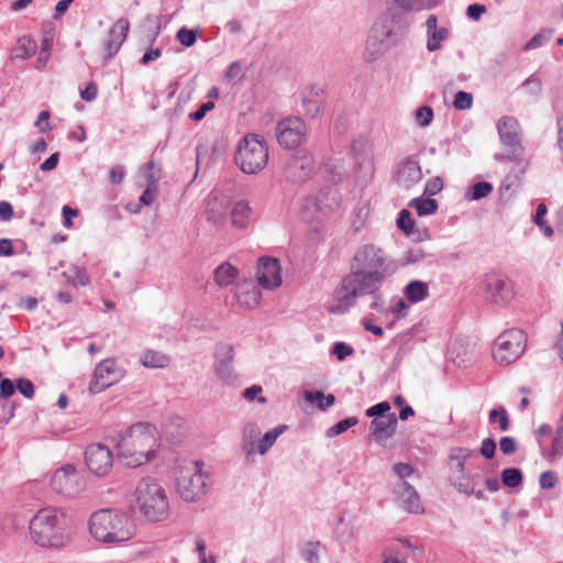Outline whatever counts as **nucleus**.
I'll list each match as a JSON object with an SVG mask.
<instances>
[{
  "label": "nucleus",
  "instance_id": "f257e3e1",
  "mask_svg": "<svg viewBox=\"0 0 563 563\" xmlns=\"http://www.w3.org/2000/svg\"><path fill=\"white\" fill-rule=\"evenodd\" d=\"M161 446L158 430L150 423L131 426L117 442V455L130 467H139L151 462Z\"/></svg>",
  "mask_w": 563,
  "mask_h": 563
},
{
  "label": "nucleus",
  "instance_id": "f03ea898",
  "mask_svg": "<svg viewBox=\"0 0 563 563\" xmlns=\"http://www.w3.org/2000/svg\"><path fill=\"white\" fill-rule=\"evenodd\" d=\"M31 540L42 548L63 549L73 539L70 520L65 510L44 507L36 511L29 523Z\"/></svg>",
  "mask_w": 563,
  "mask_h": 563
},
{
  "label": "nucleus",
  "instance_id": "7ed1b4c3",
  "mask_svg": "<svg viewBox=\"0 0 563 563\" xmlns=\"http://www.w3.org/2000/svg\"><path fill=\"white\" fill-rule=\"evenodd\" d=\"M131 509L151 523L168 519L170 504L167 490L154 477H142L135 484L130 496Z\"/></svg>",
  "mask_w": 563,
  "mask_h": 563
},
{
  "label": "nucleus",
  "instance_id": "20e7f679",
  "mask_svg": "<svg viewBox=\"0 0 563 563\" xmlns=\"http://www.w3.org/2000/svg\"><path fill=\"white\" fill-rule=\"evenodd\" d=\"M89 533L101 543L114 544L131 540L136 526L126 511L104 508L95 511L88 521Z\"/></svg>",
  "mask_w": 563,
  "mask_h": 563
},
{
  "label": "nucleus",
  "instance_id": "39448f33",
  "mask_svg": "<svg viewBox=\"0 0 563 563\" xmlns=\"http://www.w3.org/2000/svg\"><path fill=\"white\" fill-rule=\"evenodd\" d=\"M384 278L378 274H371L361 269L354 271L342 278L340 285L333 291V303L328 307L331 313H343L347 311L357 297L374 295L378 291Z\"/></svg>",
  "mask_w": 563,
  "mask_h": 563
},
{
  "label": "nucleus",
  "instance_id": "423d86ee",
  "mask_svg": "<svg viewBox=\"0 0 563 563\" xmlns=\"http://www.w3.org/2000/svg\"><path fill=\"white\" fill-rule=\"evenodd\" d=\"M210 474L201 461H186L178 465L175 486L178 496L186 503L200 500L210 486Z\"/></svg>",
  "mask_w": 563,
  "mask_h": 563
},
{
  "label": "nucleus",
  "instance_id": "0eeeda50",
  "mask_svg": "<svg viewBox=\"0 0 563 563\" xmlns=\"http://www.w3.org/2000/svg\"><path fill=\"white\" fill-rule=\"evenodd\" d=\"M398 41L397 21L393 13L384 12L373 23L364 47V59L375 62L384 56Z\"/></svg>",
  "mask_w": 563,
  "mask_h": 563
},
{
  "label": "nucleus",
  "instance_id": "6e6552de",
  "mask_svg": "<svg viewBox=\"0 0 563 563\" xmlns=\"http://www.w3.org/2000/svg\"><path fill=\"white\" fill-rule=\"evenodd\" d=\"M268 157V145L258 134L249 133L236 144L234 161L244 174L253 175L263 170Z\"/></svg>",
  "mask_w": 563,
  "mask_h": 563
},
{
  "label": "nucleus",
  "instance_id": "1a4fd4ad",
  "mask_svg": "<svg viewBox=\"0 0 563 563\" xmlns=\"http://www.w3.org/2000/svg\"><path fill=\"white\" fill-rule=\"evenodd\" d=\"M353 267L387 279L397 271V264L387 253L375 244L360 246L353 256Z\"/></svg>",
  "mask_w": 563,
  "mask_h": 563
},
{
  "label": "nucleus",
  "instance_id": "9d476101",
  "mask_svg": "<svg viewBox=\"0 0 563 563\" xmlns=\"http://www.w3.org/2000/svg\"><path fill=\"white\" fill-rule=\"evenodd\" d=\"M503 153L495 154L498 162H520L525 154L521 143V128L518 120L510 115L501 117L496 124Z\"/></svg>",
  "mask_w": 563,
  "mask_h": 563
},
{
  "label": "nucleus",
  "instance_id": "9b49d317",
  "mask_svg": "<svg viewBox=\"0 0 563 563\" xmlns=\"http://www.w3.org/2000/svg\"><path fill=\"white\" fill-rule=\"evenodd\" d=\"M341 205V196L336 188L327 187L321 189L317 196L307 198L302 207V219L312 224L321 223L323 217Z\"/></svg>",
  "mask_w": 563,
  "mask_h": 563
},
{
  "label": "nucleus",
  "instance_id": "f8f14e48",
  "mask_svg": "<svg viewBox=\"0 0 563 563\" xmlns=\"http://www.w3.org/2000/svg\"><path fill=\"white\" fill-rule=\"evenodd\" d=\"M526 334L519 329L501 333L495 341L493 357L499 365L506 366L517 361L526 349Z\"/></svg>",
  "mask_w": 563,
  "mask_h": 563
},
{
  "label": "nucleus",
  "instance_id": "ddd939ff",
  "mask_svg": "<svg viewBox=\"0 0 563 563\" xmlns=\"http://www.w3.org/2000/svg\"><path fill=\"white\" fill-rule=\"evenodd\" d=\"M235 350L232 344L218 343L213 354V373L223 386L235 387L240 383V374L234 366Z\"/></svg>",
  "mask_w": 563,
  "mask_h": 563
},
{
  "label": "nucleus",
  "instance_id": "4468645a",
  "mask_svg": "<svg viewBox=\"0 0 563 563\" xmlns=\"http://www.w3.org/2000/svg\"><path fill=\"white\" fill-rule=\"evenodd\" d=\"M52 489L66 497H75L86 487L84 475L71 464L57 468L51 477Z\"/></svg>",
  "mask_w": 563,
  "mask_h": 563
},
{
  "label": "nucleus",
  "instance_id": "2eb2a0df",
  "mask_svg": "<svg viewBox=\"0 0 563 563\" xmlns=\"http://www.w3.org/2000/svg\"><path fill=\"white\" fill-rule=\"evenodd\" d=\"M307 137V126L302 119L288 117L277 123L276 139L280 146L295 148L303 143Z\"/></svg>",
  "mask_w": 563,
  "mask_h": 563
},
{
  "label": "nucleus",
  "instance_id": "dca6fc26",
  "mask_svg": "<svg viewBox=\"0 0 563 563\" xmlns=\"http://www.w3.org/2000/svg\"><path fill=\"white\" fill-rule=\"evenodd\" d=\"M124 369L112 358L101 361L95 368L89 389L100 393L124 377Z\"/></svg>",
  "mask_w": 563,
  "mask_h": 563
},
{
  "label": "nucleus",
  "instance_id": "f3484780",
  "mask_svg": "<svg viewBox=\"0 0 563 563\" xmlns=\"http://www.w3.org/2000/svg\"><path fill=\"white\" fill-rule=\"evenodd\" d=\"M256 280L263 289L274 290L282 286V266L276 257L262 256L256 266Z\"/></svg>",
  "mask_w": 563,
  "mask_h": 563
},
{
  "label": "nucleus",
  "instance_id": "a211bd4d",
  "mask_svg": "<svg viewBox=\"0 0 563 563\" xmlns=\"http://www.w3.org/2000/svg\"><path fill=\"white\" fill-rule=\"evenodd\" d=\"M85 462L88 470L96 476H106L112 468V453L103 444H91L86 449Z\"/></svg>",
  "mask_w": 563,
  "mask_h": 563
},
{
  "label": "nucleus",
  "instance_id": "6ab92c4d",
  "mask_svg": "<svg viewBox=\"0 0 563 563\" xmlns=\"http://www.w3.org/2000/svg\"><path fill=\"white\" fill-rule=\"evenodd\" d=\"M314 169V159L310 154L298 153L289 158L284 168L285 179L300 184L308 180Z\"/></svg>",
  "mask_w": 563,
  "mask_h": 563
},
{
  "label": "nucleus",
  "instance_id": "aec40b11",
  "mask_svg": "<svg viewBox=\"0 0 563 563\" xmlns=\"http://www.w3.org/2000/svg\"><path fill=\"white\" fill-rule=\"evenodd\" d=\"M484 285L487 298L495 303H507L514 298L511 286L507 279L499 274H487Z\"/></svg>",
  "mask_w": 563,
  "mask_h": 563
},
{
  "label": "nucleus",
  "instance_id": "412c9836",
  "mask_svg": "<svg viewBox=\"0 0 563 563\" xmlns=\"http://www.w3.org/2000/svg\"><path fill=\"white\" fill-rule=\"evenodd\" d=\"M393 493L397 505L407 512L420 514L423 511L420 496L408 482L395 483Z\"/></svg>",
  "mask_w": 563,
  "mask_h": 563
},
{
  "label": "nucleus",
  "instance_id": "4be33fe9",
  "mask_svg": "<svg viewBox=\"0 0 563 563\" xmlns=\"http://www.w3.org/2000/svg\"><path fill=\"white\" fill-rule=\"evenodd\" d=\"M427 43L429 52L441 49L442 43L450 37V30L445 26H438V18L434 14L428 16L426 23Z\"/></svg>",
  "mask_w": 563,
  "mask_h": 563
},
{
  "label": "nucleus",
  "instance_id": "5701e85b",
  "mask_svg": "<svg viewBox=\"0 0 563 563\" xmlns=\"http://www.w3.org/2000/svg\"><path fill=\"white\" fill-rule=\"evenodd\" d=\"M324 103L325 99L322 87L313 85L302 92V108L307 117L317 118L321 113Z\"/></svg>",
  "mask_w": 563,
  "mask_h": 563
},
{
  "label": "nucleus",
  "instance_id": "b1692460",
  "mask_svg": "<svg viewBox=\"0 0 563 563\" xmlns=\"http://www.w3.org/2000/svg\"><path fill=\"white\" fill-rule=\"evenodd\" d=\"M235 299L245 309H254L260 305L262 294L251 279H245L235 287Z\"/></svg>",
  "mask_w": 563,
  "mask_h": 563
},
{
  "label": "nucleus",
  "instance_id": "393cba45",
  "mask_svg": "<svg viewBox=\"0 0 563 563\" xmlns=\"http://www.w3.org/2000/svg\"><path fill=\"white\" fill-rule=\"evenodd\" d=\"M129 32V21L124 18L119 19L110 29L108 40L104 44L106 57L110 58L114 56L123 42L126 38Z\"/></svg>",
  "mask_w": 563,
  "mask_h": 563
},
{
  "label": "nucleus",
  "instance_id": "a878e982",
  "mask_svg": "<svg viewBox=\"0 0 563 563\" xmlns=\"http://www.w3.org/2000/svg\"><path fill=\"white\" fill-rule=\"evenodd\" d=\"M358 531L360 526L356 517L349 512H342L333 529V536L339 542L347 543L358 533Z\"/></svg>",
  "mask_w": 563,
  "mask_h": 563
},
{
  "label": "nucleus",
  "instance_id": "bb28decb",
  "mask_svg": "<svg viewBox=\"0 0 563 563\" xmlns=\"http://www.w3.org/2000/svg\"><path fill=\"white\" fill-rule=\"evenodd\" d=\"M397 427V418L394 413L387 417L374 418L371 422V431L377 443L383 444L390 439Z\"/></svg>",
  "mask_w": 563,
  "mask_h": 563
},
{
  "label": "nucleus",
  "instance_id": "cd10ccee",
  "mask_svg": "<svg viewBox=\"0 0 563 563\" xmlns=\"http://www.w3.org/2000/svg\"><path fill=\"white\" fill-rule=\"evenodd\" d=\"M422 179V172L419 163L412 158L406 159L399 167L397 180L404 188H411Z\"/></svg>",
  "mask_w": 563,
  "mask_h": 563
},
{
  "label": "nucleus",
  "instance_id": "c85d7f7f",
  "mask_svg": "<svg viewBox=\"0 0 563 563\" xmlns=\"http://www.w3.org/2000/svg\"><path fill=\"white\" fill-rule=\"evenodd\" d=\"M451 483L453 487L467 496H474L476 499H483L484 498V492L481 489H476V479L475 475L472 473H457L452 474L451 476Z\"/></svg>",
  "mask_w": 563,
  "mask_h": 563
},
{
  "label": "nucleus",
  "instance_id": "c756f323",
  "mask_svg": "<svg viewBox=\"0 0 563 563\" xmlns=\"http://www.w3.org/2000/svg\"><path fill=\"white\" fill-rule=\"evenodd\" d=\"M253 217V209L246 200H236L230 210L231 225L235 229H246Z\"/></svg>",
  "mask_w": 563,
  "mask_h": 563
},
{
  "label": "nucleus",
  "instance_id": "7c9ffc66",
  "mask_svg": "<svg viewBox=\"0 0 563 563\" xmlns=\"http://www.w3.org/2000/svg\"><path fill=\"white\" fill-rule=\"evenodd\" d=\"M288 427L286 424L277 426L258 438L257 442L252 448V459L255 455H265L276 443L277 439L286 432Z\"/></svg>",
  "mask_w": 563,
  "mask_h": 563
},
{
  "label": "nucleus",
  "instance_id": "2f4dec72",
  "mask_svg": "<svg viewBox=\"0 0 563 563\" xmlns=\"http://www.w3.org/2000/svg\"><path fill=\"white\" fill-rule=\"evenodd\" d=\"M228 201L225 197L220 195H212L207 201V219L208 221L219 224L221 223L227 214Z\"/></svg>",
  "mask_w": 563,
  "mask_h": 563
},
{
  "label": "nucleus",
  "instance_id": "473e14b6",
  "mask_svg": "<svg viewBox=\"0 0 563 563\" xmlns=\"http://www.w3.org/2000/svg\"><path fill=\"white\" fill-rule=\"evenodd\" d=\"M262 434V430L256 422H247L241 431V450L247 460H252V448Z\"/></svg>",
  "mask_w": 563,
  "mask_h": 563
},
{
  "label": "nucleus",
  "instance_id": "72a5a7b5",
  "mask_svg": "<svg viewBox=\"0 0 563 563\" xmlns=\"http://www.w3.org/2000/svg\"><path fill=\"white\" fill-rule=\"evenodd\" d=\"M140 362L147 368H165L170 364V357L155 350H145L140 355Z\"/></svg>",
  "mask_w": 563,
  "mask_h": 563
},
{
  "label": "nucleus",
  "instance_id": "f704fd0d",
  "mask_svg": "<svg viewBox=\"0 0 563 563\" xmlns=\"http://www.w3.org/2000/svg\"><path fill=\"white\" fill-rule=\"evenodd\" d=\"M36 42L27 35L20 37L12 48L13 59H27L36 53Z\"/></svg>",
  "mask_w": 563,
  "mask_h": 563
},
{
  "label": "nucleus",
  "instance_id": "c9c22d12",
  "mask_svg": "<svg viewBox=\"0 0 563 563\" xmlns=\"http://www.w3.org/2000/svg\"><path fill=\"white\" fill-rule=\"evenodd\" d=\"M429 295V287L421 280H411L404 288L405 298L411 303L424 300Z\"/></svg>",
  "mask_w": 563,
  "mask_h": 563
},
{
  "label": "nucleus",
  "instance_id": "e433bc0d",
  "mask_svg": "<svg viewBox=\"0 0 563 563\" xmlns=\"http://www.w3.org/2000/svg\"><path fill=\"white\" fill-rule=\"evenodd\" d=\"M543 456L550 463H556L563 459V428H554L551 446Z\"/></svg>",
  "mask_w": 563,
  "mask_h": 563
},
{
  "label": "nucleus",
  "instance_id": "4c0bfd02",
  "mask_svg": "<svg viewBox=\"0 0 563 563\" xmlns=\"http://www.w3.org/2000/svg\"><path fill=\"white\" fill-rule=\"evenodd\" d=\"M474 455L468 448H454L449 456L452 474L465 472V463Z\"/></svg>",
  "mask_w": 563,
  "mask_h": 563
},
{
  "label": "nucleus",
  "instance_id": "58836bf2",
  "mask_svg": "<svg viewBox=\"0 0 563 563\" xmlns=\"http://www.w3.org/2000/svg\"><path fill=\"white\" fill-rule=\"evenodd\" d=\"M238 273L234 266L229 263H223L214 271V282L220 287H228L238 278Z\"/></svg>",
  "mask_w": 563,
  "mask_h": 563
},
{
  "label": "nucleus",
  "instance_id": "ea45409f",
  "mask_svg": "<svg viewBox=\"0 0 563 563\" xmlns=\"http://www.w3.org/2000/svg\"><path fill=\"white\" fill-rule=\"evenodd\" d=\"M325 547L319 541L306 542L300 549V555L307 563H320Z\"/></svg>",
  "mask_w": 563,
  "mask_h": 563
},
{
  "label": "nucleus",
  "instance_id": "a19ab883",
  "mask_svg": "<svg viewBox=\"0 0 563 563\" xmlns=\"http://www.w3.org/2000/svg\"><path fill=\"white\" fill-rule=\"evenodd\" d=\"M420 217L433 214L438 210V202L432 198L418 197L409 202Z\"/></svg>",
  "mask_w": 563,
  "mask_h": 563
},
{
  "label": "nucleus",
  "instance_id": "79ce46f5",
  "mask_svg": "<svg viewBox=\"0 0 563 563\" xmlns=\"http://www.w3.org/2000/svg\"><path fill=\"white\" fill-rule=\"evenodd\" d=\"M303 396L308 402L314 404L320 410H327L335 401V398L332 394L324 395L322 391L319 390H306L303 393Z\"/></svg>",
  "mask_w": 563,
  "mask_h": 563
},
{
  "label": "nucleus",
  "instance_id": "37998d69",
  "mask_svg": "<svg viewBox=\"0 0 563 563\" xmlns=\"http://www.w3.org/2000/svg\"><path fill=\"white\" fill-rule=\"evenodd\" d=\"M493 191V185L487 181H479L473 185L465 194V199L470 201L479 200L489 196Z\"/></svg>",
  "mask_w": 563,
  "mask_h": 563
},
{
  "label": "nucleus",
  "instance_id": "c03bdc74",
  "mask_svg": "<svg viewBox=\"0 0 563 563\" xmlns=\"http://www.w3.org/2000/svg\"><path fill=\"white\" fill-rule=\"evenodd\" d=\"M63 276L66 278L67 283L74 286H85L89 283V276L85 269L78 266H73L68 271H65Z\"/></svg>",
  "mask_w": 563,
  "mask_h": 563
},
{
  "label": "nucleus",
  "instance_id": "a18cd8bd",
  "mask_svg": "<svg viewBox=\"0 0 563 563\" xmlns=\"http://www.w3.org/2000/svg\"><path fill=\"white\" fill-rule=\"evenodd\" d=\"M501 482L509 488H517L522 484V473L516 467L506 468L501 472Z\"/></svg>",
  "mask_w": 563,
  "mask_h": 563
},
{
  "label": "nucleus",
  "instance_id": "49530a36",
  "mask_svg": "<svg viewBox=\"0 0 563 563\" xmlns=\"http://www.w3.org/2000/svg\"><path fill=\"white\" fill-rule=\"evenodd\" d=\"M324 174L328 180L339 183L345 176V168L342 163L330 161L324 165Z\"/></svg>",
  "mask_w": 563,
  "mask_h": 563
},
{
  "label": "nucleus",
  "instance_id": "de8ad7c7",
  "mask_svg": "<svg viewBox=\"0 0 563 563\" xmlns=\"http://www.w3.org/2000/svg\"><path fill=\"white\" fill-rule=\"evenodd\" d=\"M489 422L495 423L498 422L499 429L501 431H507L509 429V419L508 413L505 408H495L489 412Z\"/></svg>",
  "mask_w": 563,
  "mask_h": 563
},
{
  "label": "nucleus",
  "instance_id": "09e8293b",
  "mask_svg": "<svg viewBox=\"0 0 563 563\" xmlns=\"http://www.w3.org/2000/svg\"><path fill=\"white\" fill-rule=\"evenodd\" d=\"M547 213V207L544 203H540L538 207H537V211H536V216H534V223L537 227H539L543 233L545 234V236L550 238L553 235V229L551 228V225L544 221V218L543 216Z\"/></svg>",
  "mask_w": 563,
  "mask_h": 563
},
{
  "label": "nucleus",
  "instance_id": "8fccbe9b",
  "mask_svg": "<svg viewBox=\"0 0 563 563\" xmlns=\"http://www.w3.org/2000/svg\"><path fill=\"white\" fill-rule=\"evenodd\" d=\"M357 418L355 417H349V418H345L341 421H339L336 424H334L333 427H331L328 431H327V435L329 438H333V437H336V435H340L341 433L345 432L347 429H350L351 427H354L356 423H357Z\"/></svg>",
  "mask_w": 563,
  "mask_h": 563
},
{
  "label": "nucleus",
  "instance_id": "3c124183",
  "mask_svg": "<svg viewBox=\"0 0 563 563\" xmlns=\"http://www.w3.org/2000/svg\"><path fill=\"white\" fill-rule=\"evenodd\" d=\"M415 119L419 126L427 128L433 120V110L428 106L419 107L415 112Z\"/></svg>",
  "mask_w": 563,
  "mask_h": 563
},
{
  "label": "nucleus",
  "instance_id": "603ef678",
  "mask_svg": "<svg viewBox=\"0 0 563 563\" xmlns=\"http://www.w3.org/2000/svg\"><path fill=\"white\" fill-rule=\"evenodd\" d=\"M158 175H151L150 176V183L147 184L146 189L140 197V202L150 206L154 199H155V191H156V183L158 180Z\"/></svg>",
  "mask_w": 563,
  "mask_h": 563
},
{
  "label": "nucleus",
  "instance_id": "864d4df0",
  "mask_svg": "<svg viewBox=\"0 0 563 563\" xmlns=\"http://www.w3.org/2000/svg\"><path fill=\"white\" fill-rule=\"evenodd\" d=\"M453 107L456 110H470L473 107V96L466 91H457L454 96Z\"/></svg>",
  "mask_w": 563,
  "mask_h": 563
},
{
  "label": "nucleus",
  "instance_id": "5fc2aeb1",
  "mask_svg": "<svg viewBox=\"0 0 563 563\" xmlns=\"http://www.w3.org/2000/svg\"><path fill=\"white\" fill-rule=\"evenodd\" d=\"M552 35V31L550 30H543L536 35H533L526 44L525 48L527 51L538 48L542 45H544Z\"/></svg>",
  "mask_w": 563,
  "mask_h": 563
},
{
  "label": "nucleus",
  "instance_id": "6e6d98bb",
  "mask_svg": "<svg viewBox=\"0 0 563 563\" xmlns=\"http://www.w3.org/2000/svg\"><path fill=\"white\" fill-rule=\"evenodd\" d=\"M406 10L420 11L431 8L434 2L431 0H396Z\"/></svg>",
  "mask_w": 563,
  "mask_h": 563
},
{
  "label": "nucleus",
  "instance_id": "4d7b16f0",
  "mask_svg": "<svg viewBox=\"0 0 563 563\" xmlns=\"http://www.w3.org/2000/svg\"><path fill=\"white\" fill-rule=\"evenodd\" d=\"M393 472L397 476V483L407 482L415 474V470L407 463H397L393 466Z\"/></svg>",
  "mask_w": 563,
  "mask_h": 563
},
{
  "label": "nucleus",
  "instance_id": "13d9d810",
  "mask_svg": "<svg viewBox=\"0 0 563 563\" xmlns=\"http://www.w3.org/2000/svg\"><path fill=\"white\" fill-rule=\"evenodd\" d=\"M397 225L408 235L413 233L415 222L412 221L410 212L408 210L400 211L399 218L397 220Z\"/></svg>",
  "mask_w": 563,
  "mask_h": 563
},
{
  "label": "nucleus",
  "instance_id": "bf43d9fd",
  "mask_svg": "<svg viewBox=\"0 0 563 563\" xmlns=\"http://www.w3.org/2000/svg\"><path fill=\"white\" fill-rule=\"evenodd\" d=\"M262 391H263L262 386L252 385L251 387H247L243 391V397L249 402L257 400L260 404L264 405V404H266L267 399L264 396H261Z\"/></svg>",
  "mask_w": 563,
  "mask_h": 563
},
{
  "label": "nucleus",
  "instance_id": "052dcab7",
  "mask_svg": "<svg viewBox=\"0 0 563 563\" xmlns=\"http://www.w3.org/2000/svg\"><path fill=\"white\" fill-rule=\"evenodd\" d=\"M353 353V347L344 342L334 343L331 350V354L334 355L340 362L344 361L347 356H351Z\"/></svg>",
  "mask_w": 563,
  "mask_h": 563
},
{
  "label": "nucleus",
  "instance_id": "680f3d73",
  "mask_svg": "<svg viewBox=\"0 0 563 563\" xmlns=\"http://www.w3.org/2000/svg\"><path fill=\"white\" fill-rule=\"evenodd\" d=\"M177 40L186 47L192 46L197 41V32L181 27L176 35Z\"/></svg>",
  "mask_w": 563,
  "mask_h": 563
},
{
  "label": "nucleus",
  "instance_id": "e2e57ef3",
  "mask_svg": "<svg viewBox=\"0 0 563 563\" xmlns=\"http://www.w3.org/2000/svg\"><path fill=\"white\" fill-rule=\"evenodd\" d=\"M443 189V181L440 177L430 178L424 186L423 195L431 198Z\"/></svg>",
  "mask_w": 563,
  "mask_h": 563
},
{
  "label": "nucleus",
  "instance_id": "0e129e2a",
  "mask_svg": "<svg viewBox=\"0 0 563 563\" xmlns=\"http://www.w3.org/2000/svg\"><path fill=\"white\" fill-rule=\"evenodd\" d=\"M408 309L409 306L404 298H397L389 308L390 312L397 319L405 318L408 313Z\"/></svg>",
  "mask_w": 563,
  "mask_h": 563
},
{
  "label": "nucleus",
  "instance_id": "69168bd1",
  "mask_svg": "<svg viewBox=\"0 0 563 563\" xmlns=\"http://www.w3.org/2000/svg\"><path fill=\"white\" fill-rule=\"evenodd\" d=\"M15 388L27 399H32L34 396V385L30 379L19 378Z\"/></svg>",
  "mask_w": 563,
  "mask_h": 563
},
{
  "label": "nucleus",
  "instance_id": "338daca9",
  "mask_svg": "<svg viewBox=\"0 0 563 563\" xmlns=\"http://www.w3.org/2000/svg\"><path fill=\"white\" fill-rule=\"evenodd\" d=\"M389 410H390L389 402L388 401H382V402H378V404L369 407L366 410V416L367 417H374V418L387 417L386 413Z\"/></svg>",
  "mask_w": 563,
  "mask_h": 563
},
{
  "label": "nucleus",
  "instance_id": "774afa93",
  "mask_svg": "<svg viewBox=\"0 0 563 563\" xmlns=\"http://www.w3.org/2000/svg\"><path fill=\"white\" fill-rule=\"evenodd\" d=\"M558 483V476L554 472L547 471L541 473L539 477V484L542 488L550 489Z\"/></svg>",
  "mask_w": 563,
  "mask_h": 563
}]
</instances>
